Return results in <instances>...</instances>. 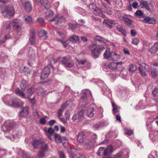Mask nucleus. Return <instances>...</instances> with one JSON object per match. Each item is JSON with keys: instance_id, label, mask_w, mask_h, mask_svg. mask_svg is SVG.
Masks as SVG:
<instances>
[{"instance_id": "1", "label": "nucleus", "mask_w": 158, "mask_h": 158, "mask_svg": "<svg viewBox=\"0 0 158 158\" xmlns=\"http://www.w3.org/2000/svg\"><path fill=\"white\" fill-rule=\"evenodd\" d=\"M15 124L13 120H8L5 121L2 127V131L4 133L5 136L7 139L14 141L17 138L19 137L21 133L20 132L15 131L13 132V135H11L9 131L15 127Z\"/></svg>"}, {"instance_id": "2", "label": "nucleus", "mask_w": 158, "mask_h": 158, "mask_svg": "<svg viewBox=\"0 0 158 158\" xmlns=\"http://www.w3.org/2000/svg\"><path fill=\"white\" fill-rule=\"evenodd\" d=\"M85 106L86 107H85L84 106H83V108L80 111V119L81 118H83L84 116L86 114L87 116L92 118L93 117L95 114H102L103 112V109L102 108H100L98 109L99 110V112L96 111L95 109L94 108H89L88 109H85L84 108H86L87 106Z\"/></svg>"}, {"instance_id": "3", "label": "nucleus", "mask_w": 158, "mask_h": 158, "mask_svg": "<svg viewBox=\"0 0 158 158\" xmlns=\"http://www.w3.org/2000/svg\"><path fill=\"white\" fill-rule=\"evenodd\" d=\"M11 23L14 30L15 31V33L14 35V36L15 37L16 41L19 38L20 35L22 27L21 21L18 19H15L11 20Z\"/></svg>"}, {"instance_id": "4", "label": "nucleus", "mask_w": 158, "mask_h": 158, "mask_svg": "<svg viewBox=\"0 0 158 158\" xmlns=\"http://www.w3.org/2000/svg\"><path fill=\"white\" fill-rule=\"evenodd\" d=\"M81 98L80 100V104L84 106L88 105L89 102L88 99L92 97V95L90 90L88 89H84L81 91Z\"/></svg>"}, {"instance_id": "5", "label": "nucleus", "mask_w": 158, "mask_h": 158, "mask_svg": "<svg viewBox=\"0 0 158 158\" xmlns=\"http://www.w3.org/2000/svg\"><path fill=\"white\" fill-rule=\"evenodd\" d=\"M0 11L4 18L10 19L13 16L15 12L11 6H0Z\"/></svg>"}, {"instance_id": "6", "label": "nucleus", "mask_w": 158, "mask_h": 158, "mask_svg": "<svg viewBox=\"0 0 158 158\" xmlns=\"http://www.w3.org/2000/svg\"><path fill=\"white\" fill-rule=\"evenodd\" d=\"M3 100L6 105L13 107H21L23 106V103L22 101L16 98L11 100L9 96L5 97L3 99Z\"/></svg>"}, {"instance_id": "7", "label": "nucleus", "mask_w": 158, "mask_h": 158, "mask_svg": "<svg viewBox=\"0 0 158 158\" xmlns=\"http://www.w3.org/2000/svg\"><path fill=\"white\" fill-rule=\"evenodd\" d=\"M49 60L50 61V63L48 66L45 67L42 70L40 75V79L41 80H44L48 77L50 73L49 66L51 67L53 69H54V67L52 66L51 64L53 63H55L57 61L56 59H55L53 58H49Z\"/></svg>"}, {"instance_id": "8", "label": "nucleus", "mask_w": 158, "mask_h": 158, "mask_svg": "<svg viewBox=\"0 0 158 158\" xmlns=\"http://www.w3.org/2000/svg\"><path fill=\"white\" fill-rule=\"evenodd\" d=\"M93 82H97V84L101 88L102 91L103 92V94L106 96L110 97L111 96V91L107 88L103 82L100 79H94L92 80Z\"/></svg>"}, {"instance_id": "9", "label": "nucleus", "mask_w": 158, "mask_h": 158, "mask_svg": "<svg viewBox=\"0 0 158 158\" xmlns=\"http://www.w3.org/2000/svg\"><path fill=\"white\" fill-rule=\"evenodd\" d=\"M89 136L92 137L91 139L90 142L85 143L83 145L84 148L88 149L92 148L95 144L96 141L97 139V135L92 132L89 133Z\"/></svg>"}, {"instance_id": "10", "label": "nucleus", "mask_w": 158, "mask_h": 158, "mask_svg": "<svg viewBox=\"0 0 158 158\" xmlns=\"http://www.w3.org/2000/svg\"><path fill=\"white\" fill-rule=\"evenodd\" d=\"M78 40V37L75 35H73L69 38V39L66 41L60 39H58L57 40L60 42L63 45L64 48L68 46L70 43H76Z\"/></svg>"}, {"instance_id": "11", "label": "nucleus", "mask_w": 158, "mask_h": 158, "mask_svg": "<svg viewBox=\"0 0 158 158\" xmlns=\"http://www.w3.org/2000/svg\"><path fill=\"white\" fill-rule=\"evenodd\" d=\"M90 65V64L88 62L86 59L80 60V68L83 70H85L89 69Z\"/></svg>"}, {"instance_id": "12", "label": "nucleus", "mask_w": 158, "mask_h": 158, "mask_svg": "<svg viewBox=\"0 0 158 158\" xmlns=\"http://www.w3.org/2000/svg\"><path fill=\"white\" fill-rule=\"evenodd\" d=\"M50 20L52 21V22L55 24L60 26L64 24L65 22V19L63 17H60L59 18L55 17Z\"/></svg>"}, {"instance_id": "13", "label": "nucleus", "mask_w": 158, "mask_h": 158, "mask_svg": "<svg viewBox=\"0 0 158 158\" xmlns=\"http://www.w3.org/2000/svg\"><path fill=\"white\" fill-rule=\"evenodd\" d=\"M22 5L25 10L27 12H30L32 10L30 3L27 0H21Z\"/></svg>"}, {"instance_id": "14", "label": "nucleus", "mask_w": 158, "mask_h": 158, "mask_svg": "<svg viewBox=\"0 0 158 158\" xmlns=\"http://www.w3.org/2000/svg\"><path fill=\"white\" fill-rule=\"evenodd\" d=\"M71 57H65L60 59L62 63L64 64L65 66L71 67L73 65V64L70 62Z\"/></svg>"}, {"instance_id": "15", "label": "nucleus", "mask_w": 158, "mask_h": 158, "mask_svg": "<svg viewBox=\"0 0 158 158\" xmlns=\"http://www.w3.org/2000/svg\"><path fill=\"white\" fill-rule=\"evenodd\" d=\"M48 149L47 144H43L41 148V149L38 153V156L39 158H42L45 155V152L47 151Z\"/></svg>"}, {"instance_id": "16", "label": "nucleus", "mask_w": 158, "mask_h": 158, "mask_svg": "<svg viewBox=\"0 0 158 158\" xmlns=\"http://www.w3.org/2000/svg\"><path fill=\"white\" fill-rule=\"evenodd\" d=\"M94 38L95 40L98 41L101 44H103L105 45L109 44V42L107 40L100 36L96 35Z\"/></svg>"}, {"instance_id": "17", "label": "nucleus", "mask_w": 158, "mask_h": 158, "mask_svg": "<svg viewBox=\"0 0 158 158\" xmlns=\"http://www.w3.org/2000/svg\"><path fill=\"white\" fill-rule=\"evenodd\" d=\"M97 155L100 156L102 155L104 156H108V151L106 148L104 147H101L97 152Z\"/></svg>"}, {"instance_id": "18", "label": "nucleus", "mask_w": 158, "mask_h": 158, "mask_svg": "<svg viewBox=\"0 0 158 158\" xmlns=\"http://www.w3.org/2000/svg\"><path fill=\"white\" fill-rule=\"evenodd\" d=\"M33 146L35 148H38V146H40L41 148L43 144H46L44 141L41 140H34L31 142Z\"/></svg>"}, {"instance_id": "19", "label": "nucleus", "mask_w": 158, "mask_h": 158, "mask_svg": "<svg viewBox=\"0 0 158 158\" xmlns=\"http://www.w3.org/2000/svg\"><path fill=\"white\" fill-rule=\"evenodd\" d=\"M37 2H40L41 5L43 6L46 9H48L50 7V2L47 0H35Z\"/></svg>"}, {"instance_id": "20", "label": "nucleus", "mask_w": 158, "mask_h": 158, "mask_svg": "<svg viewBox=\"0 0 158 158\" xmlns=\"http://www.w3.org/2000/svg\"><path fill=\"white\" fill-rule=\"evenodd\" d=\"M44 130L48 139L50 140H51L52 139V135L54 132V130L52 128L50 127L48 128V130H47L46 128H44Z\"/></svg>"}, {"instance_id": "21", "label": "nucleus", "mask_w": 158, "mask_h": 158, "mask_svg": "<svg viewBox=\"0 0 158 158\" xmlns=\"http://www.w3.org/2000/svg\"><path fill=\"white\" fill-rule=\"evenodd\" d=\"M16 94L18 96L21 97V98H26V97L24 93L25 90H20L19 88H16L15 90Z\"/></svg>"}, {"instance_id": "22", "label": "nucleus", "mask_w": 158, "mask_h": 158, "mask_svg": "<svg viewBox=\"0 0 158 158\" xmlns=\"http://www.w3.org/2000/svg\"><path fill=\"white\" fill-rule=\"evenodd\" d=\"M35 55L33 51H32L31 54L29 56V59L28 60V64L30 66H31L35 60Z\"/></svg>"}, {"instance_id": "23", "label": "nucleus", "mask_w": 158, "mask_h": 158, "mask_svg": "<svg viewBox=\"0 0 158 158\" xmlns=\"http://www.w3.org/2000/svg\"><path fill=\"white\" fill-rule=\"evenodd\" d=\"M122 62H112L108 64V67L110 69H115L118 65L121 64H122Z\"/></svg>"}, {"instance_id": "24", "label": "nucleus", "mask_w": 158, "mask_h": 158, "mask_svg": "<svg viewBox=\"0 0 158 158\" xmlns=\"http://www.w3.org/2000/svg\"><path fill=\"white\" fill-rule=\"evenodd\" d=\"M20 71L21 73H24L26 75H28L31 73V71L26 67L21 66L20 68Z\"/></svg>"}, {"instance_id": "25", "label": "nucleus", "mask_w": 158, "mask_h": 158, "mask_svg": "<svg viewBox=\"0 0 158 158\" xmlns=\"http://www.w3.org/2000/svg\"><path fill=\"white\" fill-rule=\"evenodd\" d=\"M152 93L153 97L155 98L153 99L154 101L156 103H158V89L156 87L154 88Z\"/></svg>"}, {"instance_id": "26", "label": "nucleus", "mask_w": 158, "mask_h": 158, "mask_svg": "<svg viewBox=\"0 0 158 158\" xmlns=\"http://www.w3.org/2000/svg\"><path fill=\"white\" fill-rule=\"evenodd\" d=\"M104 23L108 25L110 28L112 27V24L114 25L116 24L115 22L113 20L109 19H106L104 21Z\"/></svg>"}, {"instance_id": "27", "label": "nucleus", "mask_w": 158, "mask_h": 158, "mask_svg": "<svg viewBox=\"0 0 158 158\" xmlns=\"http://www.w3.org/2000/svg\"><path fill=\"white\" fill-rule=\"evenodd\" d=\"M94 13L96 15H100L101 16L104 17V15L102 13V11L101 9L97 7H95L94 10H93Z\"/></svg>"}, {"instance_id": "28", "label": "nucleus", "mask_w": 158, "mask_h": 158, "mask_svg": "<svg viewBox=\"0 0 158 158\" xmlns=\"http://www.w3.org/2000/svg\"><path fill=\"white\" fill-rule=\"evenodd\" d=\"M28 109L27 107H25L23 108L20 113L19 116L20 117H25L27 116L28 114Z\"/></svg>"}, {"instance_id": "29", "label": "nucleus", "mask_w": 158, "mask_h": 158, "mask_svg": "<svg viewBox=\"0 0 158 158\" xmlns=\"http://www.w3.org/2000/svg\"><path fill=\"white\" fill-rule=\"evenodd\" d=\"M120 58V55L115 52H112V55L111 60L115 61L119 60Z\"/></svg>"}, {"instance_id": "30", "label": "nucleus", "mask_w": 158, "mask_h": 158, "mask_svg": "<svg viewBox=\"0 0 158 158\" xmlns=\"http://www.w3.org/2000/svg\"><path fill=\"white\" fill-rule=\"evenodd\" d=\"M86 132L82 131L80 132V143H82L86 140Z\"/></svg>"}, {"instance_id": "31", "label": "nucleus", "mask_w": 158, "mask_h": 158, "mask_svg": "<svg viewBox=\"0 0 158 158\" xmlns=\"http://www.w3.org/2000/svg\"><path fill=\"white\" fill-rule=\"evenodd\" d=\"M29 41L30 44H34L36 43V40L35 39V36L34 32H31L29 39Z\"/></svg>"}, {"instance_id": "32", "label": "nucleus", "mask_w": 158, "mask_h": 158, "mask_svg": "<svg viewBox=\"0 0 158 158\" xmlns=\"http://www.w3.org/2000/svg\"><path fill=\"white\" fill-rule=\"evenodd\" d=\"M101 50H92L91 52L93 57L95 59L98 58L100 54Z\"/></svg>"}, {"instance_id": "33", "label": "nucleus", "mask_w": 158, "mask_h": 158, "mask_svg": "<svg viewBox=\"0 0 158 158\" xmlns=\"http://www.w3.org/2000/svg\"><path fill=\"white\" fill-rule=\"evenodd\" d=\"M145 106L144 104L143 101H141L139 102L138 105H136L135 108L137 110H139L141 109L145 108Z\"/></svg>"}, {"instance_id": "34", "label": "nucleus", "mask_w": 158, "mask_h": 158, "mask_svg": "<svg viewBox=\"0 0 158 158\" xmlns=\"http://www.w3.org/2000/svg\"><path fill=\"white\" fill-rule=\"evenodd\" d=\"M54 13L51 10L48 11L46 13L45 18L48 21L52 22V21L50 20H52V19H50L52 17Z\"/></svg>"}, {"instance_id": "35", "label": "nucleus", "mask_w": 158, "mask_h": 158, "mask_svg": "<svg viewBox=\"0 0 158 158\" xmlns=\"http://www.w3.org/2000/svg\"><path fill=\"white\" fill-rule=\"evenodd\" d=\"M39 35L40 38H43L44 40H46L48 38L46 32L43 30H42L39 32Z\"/></svg>"}, {"instance_id": "36", "label": "nucleus", "mask_w": 158, "mask_h": 158, "mask_svg": "<svg viewBox=\"0 0 158 158\" xmlns=\"http://www.w3.org/2000/svg\"><path fill=\"white\" fill-rule=\"evenodd\" d=\"M112 55V52L110 50H106L104 54V56L105 58L106 59H111Z\"/></svg>"}, {"instance_id": "37", "label": "nucleus", "mask_w": 158, "mask_h": 158, "mask_svg": "<svg viewBox=\"0 0 158 158\" xmlns=\"http://www.w3.org/2000/svg\"><path fill=\"white\" fill-rule=\"evenodd\" d=\"M117 29L121 33L125 36L126 35V30L123 28L121 25H118L117 26Z\"/></svg>"}, {"instance_id": "38", "label": "nucleus", "mask_w": 158, "mask_h": 158, "mask_svg": "<svg viewBox=\"0 0 158 158\" xmlns=\"http://www.w3.org/2000/svg\"><path fill=\"white\" fill-rule=\"evenodd\" d=\"M89 47L92 49H100L103 48V47H101L100 46L98 45L97 43H93L91 44L89 46Z\"/></svg>"}, {"instance_id": "39", "label": "nucleus", "mask_w": 158, "mask_h": 158, "mask_svg": "<svg viewBox=\"0 0 158 158\" xmlns=\"http://www.w3.org/2000/svg\"><path fill=\"white\" fill-rule=\"evenodd\" d=\"M34 92V90L33 88H30L25 92V95H27L28 98H29L33 94Z\"/></svg>"}, {"instance_id": "40", "label": "nucleus", "mask_w": 158, "mask_h": 158, "mask_svg": "<svg viewBox=\"0 0 158 158\" xmlns=\"http://www.w3.org/2000/svg\"><path fill=\"white\" fill-rule=\"evenodd\" d=\"M143 6L148 10H150L153 8V5L151 3L147 4V2H144L143 3Z\"/></svg>"}, {"instance_id": "41", "label": "nucleus", "mask_w": 158, "mask_h": 158, "mask_svg": "<svg viewBox=\"0 0 158 158\" xmlns=\"http://www.w3.org/2000/svg\"><path fill=\"white\" fill-rule=\"evenodd\" d=\"M27 85V82L24 80H23L21 82L20 86L22 90H25Z\"/></svg>"}, {"instance_id": "42", "label": "nucleus", "mask_w": 158, "mask_h": 158, "mask_svg": "<svg viewBox=\"0 0 158 158\" xmlns=\"http://www.w3.org/2000/svg\"><path fill=\"white\" fill-rule=\"evenodd\" d=\"M24 19L26 23L30 24L32 22V19L30 16L25 15L24 17Z\"/></svg>"}, {"instance_id": "43", "label": "nucleus", "mask_w": 158, "mask_h": 158, "mask_svg": "<svg viewBox=\"0 0 158 158\" xmlns=\"http://www.w3.org/2000/svg\"><path fill=\"white\" fill-rule=\"evenodd\" d=\"M111 104L113 107L112 110L114 113H116L119 111L118 108V106L114 102H111Z\"/></svg>"}, {"instance_id": "44", "label": "nucleus", "mask_w": 158, "mask_h": 158, "mask_svg": "<svg viewBox=\"0 0 158 158\" xmlns=\"http://www.w3.org/2000/svg\"><path fill=\"white\" fill-rule=\"evenodd\" d=\"M137 69L136 66L133 64H130L129 65V70L131 72H133Z\"/></svg>"}, {"instance_id": "45", "label": "nucleus", "mask_w": 158, "mask_h": 158, "mask_svg": "<svg viewBox=\"0 0 158 158\" xmlns=\"http://www.w3.org/2000/svg\"><path fill=\"white\" fill-rule=\"evenodd\" d=\"M54 137L56 142L57 143H60L61 141V139L60 136L57 134L54 135Z\"/></svg>"}, {"instance_id": "46", "label": "nucleus", "mask_w": 158, "mask_h": 158, "mask_svg": "<svg viewBox=\"0 0 158 158\" xmlns=\"http://www.w3.org/2000/svg\"><path fill=\"white\" fill-rule=\"evenodd\" d=\"M102 126V123L100 122H98L97 123L94 124L93 127V128L94 130H97L100 129Z\"/></svg>"}, {"instance_id": "47", "label": "nucleus", "mask_w": 158, "mask_h": 158, "mask_svg": "<svg viewBox=\"0 0 158 158\" xmlns=\"http://www.w3.org/2000/svg\"><path fill=\"white\" fill-rule=\"evenodd\" d=\"M148 158H157V152L156 151H152L151 154L148 156Z\"/></svg>"}, {"instance_id": "48", "label": "nucleus", "mask_w": 158, "mask_h": 158, "mask_svg": "<svg viewBox=\"0 0 158 158\" xmlns=\"http://www.w3.org/2000/svg\"><path fill=\"white\" fill-rule=\"evenodd\" d=\"M10 35L9 34H7L3 38V36H0V43H2L6 39L9 38Z\"/></svg>"}, {"instance_id": "49", "label": "nucleus", "mask_w": 158, "mask_h": 158, "mask_svg": "<svg viewBox=\"0 0 158 158\" xmlns=\"http://www.w3.org/2000/svg\"><path fill=\"white\" fill-rule=\"evenodd\" d=\"M138 68L140 73L141 76L144 77L147 75L145 71H144L143 69L142 68L140 67H139Z\"/></svg>"}, {"instance_id": "50", "label": "nucleus", "mask_w": 158, "mask_h": 158, "mask_svg": "<svg viewBox=\"0 0 158 158\" xmlns=\"http://www.w3.org/2000/svg\"><path fill=\"white\" fill-rule=\"evenodd\" d=\"M108 151V156L109 154L113 152V146L111 145L108 146V148H106Z\"/></svg>"}, {"instance_id": "51", "label": "nucleus", "mask_w": 158, "mask_h": 158, "mask_svg": "<svg viewBox=\"0 0 158 158\" xmlns=\"http://www.w3.org/2000/svg\"><path fill=\"white\" fill-rule=\"evenodd\" d=\"M123 19L127 24L130 25L132 23V21L129 19L124 17Z\"/></svg>"}, {"instance_id": "52", "label": "nucleus", "mask_w": 158, "mask_h": 158, "mask_svg": "<svg viewBox=\"0 0 158 158\" xmlns=\"http://www.w3.org/2000/svg\"><path fill=\"white\" fill-rule=\"evenodd\" d=\"M158 74V72L157 70H154L152 71L151 72V74L152 76L153 77H155Z\"/></svg>"}, {"instance_id": "53", "label": "nucleus", "mask_w": 158, "mask_h": 158, "mask_svg": "<svg viewBox=\"0 0 158 158\" xmlns=\"http://www.w3.org/2000/svg\"><path fill=\"white\" fill-rule=\"evenodd\" d=\"M125 133L127 135H131L133 134V132L132 131L129 130L128 129H126L125 130Z\"/></svg>"}, {"instance_id": "54", "label": "nucleus", "mask_w": 158, "mask_h": 158, "mask_svg": "<svg viewBox=\"0 0 158 158\" xmlns=\"http://www.w3.org/2000/svg\"><path fill=\"white\" fill-rule=\"evenodd\" d=\"M6 153V150L0 148V158L4 155Z\"/></svg>"}, {"instance_id": "55", "label": "nucleus", "mask_w": 158, "mask_h": 158, "mask_svg": "<svg viewBox=\"0 0 158 158\" xmlns=\"http://www.w3.org/2000/svg\"><path fill=\"white\" fill-rule=\"evenodd\" d=\"M33 114L35 118H38L40 117V114H38V112L36 110H34L33 112Z\"/></svg>"}, {"instance_id": "56", "label": "nucleus", "mask_w": 158, "mask_h": 158, "mask_svg": "<svg viewBox=\"0 0 158 158\" xmlns=\"http://www.w3.org/2000/svg\"><path fill=\"white\" fill-rule=\"evenodd\" d=\"M69 27L71 29L73 30L76 29V25L75 24L70 23L69 24Z\"/></svg>"}, {"instance_id": "57", "label": "nucleus", "mask_w": 158, "mask_h": 158, "mask_svg": "<svg viewBox=\"0 0 158 158\" xmlns=\"http://www.w3.org/2000/svg\"><path fill=\"white\" fill-rule=\"evenodd\" d=\"M123 153L121 152H120L114 156V158H121V157Z\"/></svg>"}, {"instance_id": "58", "label": "nucleus", "mask_w": 158, "mask_h": 158, "mask_svg": "<svg viewBox=\"0 0 158 158\" xmlns=\"http://www.w3.org/2000/svg\"><path fill=\"white\" fill-rule=\"evenodd\" d=\"M58 155L59 158H65V156L63 152L60 151L59 152Z\"/></svg>"}, {"instance_id": "59", "label": "nucleus", "mask_w": 158, "mask_h": 158, "mask_svg": "<svg viewBox=\"0 0 158 158\" xmlns=\"http://www.w3.org/2000/svg\"><path fill=\"white\" fill-rule=\"evenodd\" d=\"M79 118V114H74L72 118L73 120V121H75L76 120Z\"/></svg>"}, {"instance_id": "60", "label": "nucleus", "mask_w": 158, "mask_h": 158, "mask_svg": "<svg viewBox=\"0 0 158 158\" xmlns=\"http://www.w3.org/2000/svg\"><path fill=\"white\" fill-rule=\"evenodd\" d=\"M70 113L69 111H66L64 114V116L66 119H68L70 118Z\"/></svg>"}, {"instance_id": "61", "label": "nucleus", "mask_w": 158, "mask_h": 158, "mask_svg": "<svg viewBox=\"0 0 158 158\" xmlns=\"http://www.w3.org/2000/svg\"><path fill=\"white\" fill-rule=\"evenodd\" d=\"M135 14L136 15L139 16H142L143 15V13L140 10H137Z\"/></svg>"}, {"instance_id": "62", "label": "nucleus", "mask_w": 158, "mask_h": 158, "mask_svg": "<svg viewBox=\"0 0 158 158\" xmlns=\"http://www.w3.org/2000/svg\"><path fill=\"white\" fill-rule=\"evenodd\" d=\"M139 42V40L137 38L134 39L132 41V43L135 45H137Z\"/></svg>"}, {"instance_id": "63", "label": "nucleus", "mask_w": 158, "mask_h": 158, "mask_svg": "<svg viewBox=\"0 0 158 158\" xmlns=\"http://www.w3.org/2000/svg\"><path fill=\"white\" fill-rule=\"evenodd\" d=\"M131 5L133 8L136 9L138 7V4L137 2H135L132 3Z\"/></svg>"}, {"instance_id": "64", "label": "nucleus", "mask_w": 158, "mask_h": 158, "mask_svg": "<svg viewBox=\"0 0 158 158\" xmlns=\"http://www.w3.org/2000/svg\"><path fill=\"white\" fill-rule=\"evenodd\" d=\"M152 49H158V42H156L152 46Z\"/></svg>"}]
</instances>
